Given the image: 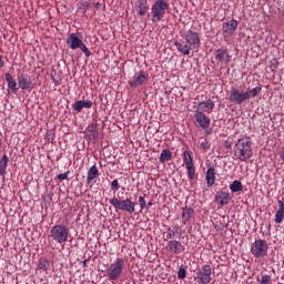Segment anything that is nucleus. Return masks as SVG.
Instances as JSON below:
<instances>
[{
	"mask_svg": "<svg viewBox=\"0 0 284 284\" xmlns=\"http://www.w3.org/2000/svg\"><path fill=\"white\" fill-rule=\"evenodd\" d=\"M185 276H187V271L185 270V267L182 266L178 271V278H180V281H183Z\"/></svg>",
	"mask_w": 284,
	"mask_h": 284,
	"instance_id": "58836bf2",
	"label": "nucleus"
},
{
	"mask_svg": "<svg viewBox=\"0 0 284 284\" xmlns=\"http://www.w3.org/2000/svg\"><path fill=\"white\" fill-rule=\"evenodd\" d=\"M134 10L139 17H145L146 12H150L148 0H135Z\"/></svg>",
	"mask_w": 284,
	"mask_h": 284,
	"instance_id": "4468645a",
	"label": "nucleus"
},
{
	"mask_svg": "<svg viewBox=\"0 0 284 284\" xmlns=\"http://www.w3.org/2000/svg\"><path fill=\"white\" fill-rule=\"evenodd\" d=\"M168 250L173 254H181L185 252V246L176 240H170L168 243Z\"/></svg>",
	"mask_w": 284,
	"mask_h": 284,
	"instance_id": "2eb2a0df",
	"label": "nucleus"
},
{
	"mask_svg": "<svg viewBox=\"0 0 284 284\" xmlns=\"http://www.w3.org/2000/svg\"><path fill=\"white\" fill-rule=\"evenodd\" d=\"M70 231L65 225L57 224L50 230V239L60 245L68 242Z\"/></svg>",
	"mask_w": 284,
	"mask_h": 284,
	"instance_id": "20e7f679",
	"label": "nucleus"
},
{
	"mask_svg": "<svg viewBox=\"0 0 284 284\" xmlns=\"http://www.w3.org/2000/svg\"><path fill=\"white\" fill-rule=\"evenodd\" d=\"M187 170V176L189 179H191L192 181H194V179H196V169L194 168V164L191 166H186Z\"/></svg>",
	"mask_w": 284,
	"mask_h": 284,
	"instance_id": "c9c22d12",
	"label": "nucleus"
},
{
	"mask_svg": "<svg viewBox=\"0 0 284 284\" xmlns=\"http://www.w3.org/2000/svg\"><path fill=\"white\" fill-rule=\"evenodd\" d=\"M148 81V74L143 71L136 72L132 80L129 82L130 88H138V85H143Z\"/></svg>",
	"mask_w": 284,
	"mask_h": 284,
	"instance_id": "ddd939ff",
	"label": "nucleus"
},
{
	"mask_svg": "<svg viewBox=\"0 0 284 284\" xmlns=\"http://www.w3.org/2000/svg\"><path fill=\"white\" fill-rule=\"evenodd\" d=\"M280 156H281L282 161H284V146L282 148V150L280 152Z\"/></svg>",
	"mask_w": 284,
	"mask_h": 284,
	"instance_id": "49530a36",
	"label": "nucleus"
},
{
	"mask_svg": "<svg viewBox=\"0 0 284 284\" xmlns=\"http://www.w3.org/2000/svg\"><path fill=\"white\" fill-rule=\"evenodd\" d=\"M230 190H231V192H233V193L243 192V183H241V181H239V180H235V181H233L232 184L230 185Z\"/></svg>",
	"mask_w": 284,
	"mask_h": 284,
	"instance_id": "c756f323",
	"label": "nucleus"
},
{
	"mask_svg": "<svg viewBox=\"0 0 284 284\" xmlns=\"http://www.w3.org/2000/svg\"><path fill=\"white\" fill-rule=\"evenodd\" d=\"M267 241L265 240H256L251 244V254H253L255 258H263L267 256Z\"/></svg>",
	"mask_w": 284,
	"mask_h": 284,
	"instance_id": "0eeeda50",
	"label": "nucleus"
},
{
	"mask_svg": "<svg viewBox=\"0 0 284 284\" xmlns=\"http://www.w3.org/2000/svg\"><path fill=\"white\" fill-rule=\"evenodd\" d=\"M215 182H216V172L214 168H209L206 171L207 187H212V185H214Z\"/></svg>",
	"mask_w": 284,
	"mask_h": 284,
	"instance_id": "b1692460",
	"label": "nucleus"
},
{
	"mask_svg": "<svg viewBox=\"0 0 284 284\" xmlns=\"http://www.w3.org/2000/svg\"><path fill=\"white\" fill-rule=\"evenodd\" d=\"M152 205H154V203L153 202H149L144 210H150V207H152Z\"/></svg>",
	"mask_w": 284,
	"mask_h": 284,
	"instance_id": "de8ad7c7",
	"label": "nucleus"
},
{
	"mask_svg": "<svg viewBox=\"0 0 284 284\" xmlns=\"http://www.w3.org/2000/svg\"><path fill=\"white\" fill-rule=\"evenodd\" d=\"M50 268V261L45 258H41L38 264V270H41L42 272H48Z\"/></svg>",
	"mask_w": 284,
	"mask_h": 284,
	"instance_id": "473e14b6",
	"label": "nucleus"
},
{
	"mask_svg": "<svg viewBox=\"0 0 284 284\" xmlns=\"http://www.w3.org/2000/svg\"><path fill=\"white\" fill-rule=\"evenodd\" d=\"M195 281L199 284H207V283H210V281H212V266H210V264L203 265L196 272Z\"/></svg>",
	"mask_w": 284,
	"mask_h": 284,
	"instance_id": "1a4fd4ad",
	"label": "nucleus"
},
{
	"mask_svg": "<svg viewBox=\"0 0 284 284\" xmlns=\"http://www.w3.org/2000/svg\"><path fill=\"white\" fill-rule=\"evenodd\" d=\"M230 103H234V105H242L245 101H250L248 92H241V90L236 88H232L229 95Z\"/></svg>",
	"mask_w": 284,
	"mask_h": 284,
	"instance_id": "6e6552de",
	"label": "nucleus"
},
{
	"mask_svg": "<svg viewBox=\"0 0 284 284\" xmlns=\"http://www.w3.org/2000/svg\"><path fill=\"white\" fill-rule=\"evenodd\" d=\"M93 103L90 100H79L73 104V110L75 112H81L83 108H87V110H90L92 108Z\"/></svg>",
	"mask_w": 284,
	"mask_h": 284,
	"instance_id": "412c9836",
	"label": "nucleus"
},
{
	"mask_svg": "<svg viewBox=\"0 0 284 284\" xmlns=\"http://www.w3.org/2000/svg\"><path fill=\"white\" fill-rule=\"evenodd\" d=\"M236 28H239V21L232 19L227 22H223L222 24V34L224 38L232 37L234 32H236Z\"/></svg>",
	"mask_w": 284,
	"mask_h": 284,
	"instance_id": "f8f14e48",
	"label": "nucleus"
},
{
	"mask_svg": "<svg viewBox=\"0 0 284 284\" xmlns=\"http://www.w3.org/2000/svg\"><path fill=\"white\" fill-rule=\"evenodd\" d=\"M83 43V34L81 32L71 33L67 38V45L71 50H79V47Z\"/></svg>",
	"mask_w": 284,
	"mask_h": 284,
	"instance_id": "9b49d317",
	"label": "nucleus"
},
{
	"mask_svg": "<svg viewBox=\"0 0 284 284\" xmlns=\"http://www.w3.org/2000/svg\"><path fill=\"white\" fill-rule=\"evenodd\" d=\"M9 161L10 159L8 158V155L3 154L0 161V176H6V170L8 168Z\"/></svg>",
	"mask_w": 284,
	"mask_h": 284,
	"instance_id": "cd10ccee",
	"label": "nucleus"
},
{
	"mask_svg": "<svg viewBox=\"0 0 284 284\" xmlns=\"http://www.w3.org/2000/svg\"><path fill=\"white\" fill-rule=\"evenodd\" d=\"M214 57L217 63L222 65H227L232 61V55H230V50L227 48H220L214 51Z\"/></svg>",
	"mask_w": 284,
	"mask_h": 284,
	"instance_id": "9d476101",
	"label": "nucleus"
},
{
	"mask_svg": "<svg viewBox=\"0 0 284 284\" xmlns=\"http://www.w3.org/2000/svg\"><path fill=\"white\" fill-rule=\"evenodd\" d=\"M284 219V202L278 200V210L276 211L275 214V223L281 224L283 223Z\"/></svg>",
	"mask_w": 284,
	"mask_h": 284,
	"instance_id": "a878e982",
	"label": "nucleus"
},
{
	"mask_svg": "<svg viewBox=\"0 0 284 284\" xmlns=\"http://www.w3.org/2000/svg\"><path fill=\"white\" fill-rule=\"evenodd\" d=\"M110 203L114 210H121L122 212H128L129 214H134L136 211L134 202H132L130 199L119 200L118 197H112Z\"/></svg>",
	"mask_w": 284,
	"mask_h": 284,
	"instance_id": "423d86ee",
	"label": "nucleus"
},
{
	"mask_svg": "<svg viewBox=\"0 0 284 284\" xmlns=\"http://www.w3.org/2000/svg\"><path fill=\"white\" fill-rule=\"evenodd\" d=\"M80 50L83 52V54H85V57H92V52L90 51V49H88V47L85 45V43H81L79 45Z\"/></svg>",
	"mask_w": 284,
	"mask_h": 284,
	"instance_id": "e433bc0d",
	"label": "nucleus"
},
{
	"mask_svg": "<svg viewBox=\"0 0 284 284\" xmlns=\"http://www.w3.org/2000/svg\"><path fill=\"white\" fill-rule=\"evenodd\" d=\"M6 63L3 62V55L0 54V68H3Z\"/></svg>",
	"mask_w": 284,
	"mask_h": 284,
	"instance_id": "a18cd8bd",
	"label": "nucleus"
},
{
	"mask_svg": "<svg viewBox=\"0 0 284 284\" xmlns=\"http://www.w3.org/2000/svg\"><path fill=\"white\" fill-rule=\"evenodd\" d=\"M18 85L21 90L32 89V81L27 75H20L18 78Z\"/></svg>",
	"mask_w": 284,
	"mask_h": 284,
	"instance_id": "aec40b11",
	"label": "nucleus"
},
{
	"mask_svg": "<svg viewBox=\"0 0 284 284\" xmlns=\"http://www.w3.org/2000/svg\"><path fill=\"white\" fill-rule=\"evenodd\" d=\"M195 120L200 128H202L203 130L210 128V119L207 118V115H205V113H203V111L195 112Z\"/></svg>",
	"mask_w": 284,
	"mask_h": 284,
	"instance_id": "f3484780",
	"label": "nucleus"
},
{
	"mask_svg": "<svg viewBox=\"0 0 284 284\" xmlns=\"http://www.w3.org/2000/svg\"><path fill=\"white\" fill-rule=\"evenodd\" d=\"M98 176H99V169L97 168V165H92L89 169L88 175H87L88 185H90V183H92V181H94V179H97Z\"/></svg>",
	"mask_w": 284,
	"mask_h": 284,
	"instance_id": "393cba45",
	"label": "nucleus"
},
{
	"mask_svg": "<svg viewBox=\"0 0 284 284\" xmlns=\"http://www.w3.org/2000/svg\"><path fill=\"white\" fill-rule=\"evenodd\" d=\"M87 134L89 139H92L93 141L99 139V130L97 129V123H92L87 126Z\"/></svg>",
	"mask_w": 284,
	"mask_h": 284,
	"instance_id": "5701e85b",
	"label": "nucleus"
},
{
	"mask_svg": "<svg viewBox=\"0 0 284 284\" xmlns=\"http://www.w3.org/2000/svg\"><path fill=\"white\" fill-rule=\"evenodd\" d=\"M200 148H201V150H204V152H207V150H210V145L207 144V140H204L203 142H201Z\"/></svg>",
	"mask_w": 284,
	"mask_h": 284,
	"instance_id": "79ce46f5",
	"label": "nucleus"
},
{
	"mask_svg": "<svg viewBox=\"0 0 284 284\" xmlns=\"http://www.w3.org/2000/svg\"><path fill=\"white\" fill-rule=\"evenodd\" d=\"M224 148H225L226 150H232V142L225 141Z\"/></svg>",
	"mask_w": 284,
	"mask_h": 284,
	"instance_id": "c03bdc74",
	"label": "nucleus"
},
{
	"mask_svg": "<svg viewBox=\"0 0 284 284\" xmlns=\"http://www.w3.org/2000/svg\"><path fill=\"white\" fill-rule=\"evenodd\" d=\"M263 88L261 87H256L254 89H246L245 92L248 93V99H254L255 97H258V94H261Z\"/></svg>",
	"mask_w": 284,
	"mask_h": 284,
	"instance_id": "2f4dec72",
	"label": "nucleus"
},
{
	"mask_svg": "<svg viewBox=\"0 0 284 284\" xmlns=\"http://www.w3.org/2000/svg\"><path fill=\"white\" fill-rule=\"evenodd\" d=\"M102 6H103V4H102L101 2H97V3H95V9H97V10H100V8H102Z\"/></svg>",
	"mask_w": 284,
	"mask_h": 284,
	"instance_id": "09e8293b",
	"label": "nucleus"
},
{
	"mask_svg": "<svg viewBox=\"0 0 284 284\" xmlns=\"http://www.w3.org/2000/svg\"><path fill=\"white\" fill-rule=\"evenodd\" d=\"M4 79L8 83L9 90H12V92H17V80H14V78H12V74L6 73Z\"/></svg>",
	"mask_w": 284,
	"mask_h": 284,
	"instance_id": "bb28decb",
	"label": "nucleus"
},
{
	"mask_svg": "<svg viewBox=\"0 0 284 284\" xmlns=\"http://www.w3.org/2000/svg\"><path fill=\"white\" fill-rule=\"evenodd\" d=\"M215 201L219 205H221V207H223L224 205H227L230 201H232V196L227 192L220 191L215 195Z\"/></svg>",
	"mask_w": 284,
	"mask_h": 284,
	"instance_id": "a211bd4d",
	"label": "nucleus"
},
{
	"mask_svg": "<svg viewBox=\"0 0 284 284\" xmlns=\"http://www.w3.org/2000/svg\"><path fill=\"white\" fill-rule=\"evenodd\" d=\"M59 181H65L68 179V173H61L58 175Z\"/></svg>",
	"mask_w": 284,
	"mask_h": 284,
	"instance_id": "37998d69",
	"label": "nucleus"
},
{
	"mask_svg": "<svg viewBox=\"0 0 284 284\" xmlns=\"http://www.w3.org/2000/svg\"><path fill=\"white\" fill-rule=\"evenodd\" d=\"M83 267H88V260L82 261Z\"/></svg>",
	"mask_w": 284,
	"mask_h": 284,
	"instance_id": "8fccbe9b",
	"label": "nucleus"
},
{
	"mask_svg": "<svg viewBox=\"0 0 284 284\" xmlns=\"http://www.w3.org/2000/svg\"><path fill=\"white\" fill-rule=\"evenodd\" d=\"M183 39L185 44L179 42V40L174 41V45L180 54L189 57L190 50H199L201 48V37L196 31L187 30L183 34Z\"/></svg>",
	"mask_w": 284,
	"mask_h": 284,
	"instance_id": "f257e3e1",
	"label": "nucleus"
},
{
	"mask_svg": "<svg viewBox=\"0 0 284 284\" xmlns=\"http://www.w3.org/2000/svg\"><path fill=\"white\" fill-rule=\"evenodd\" d=\"M80 50L83 52V54H85V57H92V52L90 51V49H88V47L85 45V43H81L79 45Z\"/></svg>",
	"mask_w": 284,
	"mask_h": 284,
	"instance_id": "4c0bfd02",
	"label": "nucleus"
},
{
	"mask_svg": "<svg viewBox=\"0 0 284 284\" xmlns=\"http://www.w3.org/2000/svg\"><path fill=\"white\" fill-rule=\"evenodd\" d=\"M181 236H183V230H181V226L174 225L172 227H168V241H174V239H181Z\"/></svg>",
	"mask_w": 284,
	"mask_h": 284,
	"instance_id": "dca6fc26",
	"label": "nucleus"
},
{
	"mask_svg": "<svg viewBox=\"0 0 284 284\" xmlns=\"http://www.w3.org/2000/svg\"><path fill=\"white\" fill-rule=\"evenodd\" d=\"M234 156L243 163L252 159V142L246 139H240L233 148Z\"/></svg>",
	"mask_w": 284,
	"mask_h": 284,
	"instance_id": "f03ea898",
	"label": "nucleus"
},
{
	"mask_svg": "<svg viewBox=\"0 0 284 284\" xmlns=\"http://www.w3.org/2000/svg\"><path fill=\"white\" fill-rule=\"evenodd\" d=\"M89 9H90V3H88L87 1L80 2L78 7V12H80L81 14H85Z\"/></svg>",
	"mask_w": 284,
	"mask_h": 284,
	"instance_id": "f704fd0d",
	"label": "nucleus"
},
{
	"mask_svg": "<svg viewBox=\"0 0 284 284\" xmlns=\"http://www.w3.org/2000/svg\"><path fill=\"white\" fill-rule=\"evenodd\" d=\"M183 156L186 168L194 165V159H192V154H190V151H184Z\"/></svg>",
	"mask_w": 284,
	"mask_h": 284,
	"instance_id": "72a5a7b5",
	"label": "nucleus"
},
{
	"mask_svg": "<svg viewBox=\"0 0 284 284\" xmlns=\"http://www.w3.org/2000/svg\"><path fill=\"white\" fill-rule=\"evenodd\" d=\"M256 281H258L260 284H272V275L261 273V277L257 276Z\"/></svg>",
	"mask_w": 284,
	"mask_h": 284,
	"instance_id": "7c9ffc66",
	"label": "nucleus"
},
{
	"mask_svg": "<svg viewBox=\"0 0 284 284\" xmlns=\"http://www.w3.org/2000/svg\"><path fill=\"white\" fill-rule=\"evenodd\" d=\"M139 204H140L141 210H145V207H148V202H145L144 196L139 197Z\"/></svg>",
	"mask_w": 284,
	"mask_h": 284,
	"instance_id": "ea45409f",
	"label": "nucleus"
},
{
	"mask_svg": "<svg viewBox=\"0 0 284 284\" xmlns=\"http://www.w3.org/2000/svg\"><path fill=\"white\" fill-rule=\"evenodd\" d=\"M165 161H172V151L165 149L160 154V163H165Z\"/></svg>",
	"mask_w": 284,
	"mask_h": 284,
	"instance_id": "c85d7f7f",
	"label": "nucleus"
},
{
	"mask_svg": "<svg viewBox=\"0 0 284 284\" xmlns=\"http://www.w3.org/2000/svg\"><path fill=\"white\" fill-rule=\"evenodd\" d=\"M123 267H125V260L118 257L106 270V278L110 281H119L121 274H123Z\"/></svg>",
	"mask_w": 284,
	"mask_h": 284,
	"instance_id": "39448f33",
	"label": "nucleus"
},
{
	"mask_svg": "<svg viewBox=\"0 0 284 284\" xmlns=\"http://www.w3.org/2000/svg\"><path fill=\"white\" fill-rule=\"evenodd\" d=\"M192 216H194V209L184 206L182 209V223L185 225V223L192 221Z\"/></svg>",
	"mask_w": 284,
	"mask_h": 284,
	"instance_id": "4be33fe9",
	"label": "nucleus"
},
{
	"mask_svg": "<svg viewBox=\"0 0 284 284\" xmlns=\"http://www.w3.org/2000/svg\"><path fill=\"white\" fill-rule=\"evenodd\" d=\"M214 101L213 100H207V101H202L197 104V111L199 112H212L214 110Z\"/></svg>",
	"mask_w": 284,
	"mask_h": 284,
	"instance_id": "6ab92c4d",
	"label": "nucleus"
},
{
	"mask_svg": "<svg viewBox=\"0 0 284 284\" xmlns=\"http://www.w3.org/2000/svg\"><path fill=\"white\" fill-rule=\"evenodd\" d=\"M168 8H170V3L168 2V0H155V2L151 7L152 23H159V21H163V17H165Z\"/></svg>",
	"mask_w": 284,
	"mask_h": 284,
	"instance_id": "7ed1b4c3",
	"label": "nucleus"
},
{
	"mask_svg": "<svg viewBox=\"0 0 284 284\" xmlns=\"http://www.w3.org/2000/svg\"><path fill=\"white\" fill-rule=\"evenodd\" d=\"M119 180H113L112 182H111V190H112V192H116V190H119Z\"/></svg>",
	"mask_w": 284,
	"mask_h": 284,
	"instance_id": "a19ab883",
	"label": "nucleus"
}]
</instances>
